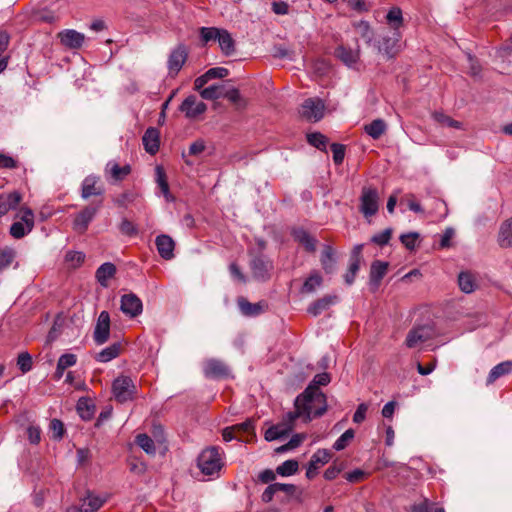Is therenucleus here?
I'll list each match as a JSON object with an SVG mask.
<instances>
[{
  "label": "nucleus",
  "instance_id": "obj_20",
  "mask_svg": "<svg viewBox=\"0 0 512 512\" xmlns=\"http://www.w3.org/2000/svg\"><path fill=\"white\" fill-rule=\"evenodd\" d=\"M142 142L147 153L151 155L157 153L160 144V133L158 129L154 127L148 128L142 137Z\"/></svg>",
  "mask_w": 512,
  "mask_h": 512
},
{
  "label": "nucleus",
  "instance_id": "obj_47",
  "mask_svg": "<svg viewBox=\"0 0 512 512\" xmlns=\"http://www.w3.org/2000/svg\"><path fill=\"white\" fill-rule=\"evenodd\" d=\"M32 357L28 352H22L17 357V366L23 374L32 369Z\"/></svg>",
  "mask_w": 512,
  "mask_h": 512
},
{
  "label": "nucleus",
  "instance_id": "obj_51",
  "mask_svg": "<svg viewBox=\"0 0 512 512\" xmlns=\"http://www.w3.org/2000/svg\"><path fill=\"white\" fill-rule=\"evenodd\" d=\"M309 144L320 149L325 150L327 144V138L321 133H312L307 136Z\"/></svg>",
  "mask_w": 512,
  "mask_h": 512
},
{
  "label": "nucleus",
  "instance_id": "obj_34",
  "mask_svg": "<svg viewBox=\"0 0 512 512\" xmlns=\"http://www.w3.org/2000/svg\"><path fill=\"white\" fill-rule=\"evenodd\" d=\"M365 132L373 139H379L387 130V124L382 119H375L365 125Z\"/></svg>",
  "mask_w": 512,
  "mask_h": 512
},
{
  "label": "nucleus",
  "instance_id": "obj_40",
  "mask_svg": "<svg viewBox=\"0 0 512 512\" xmlns=\"http://www.w3.org/2000/svg\"><path fill=\"white\" fill-rule=\"evenodd\" d=\"M222 30L223 28L218 27H201L199 29V34L202 43L205 45L211 41L218 42V38L220 37Z\"/></svg>",
  "mask_w": 512,
  "mask_h": 512
},
{
  "label": "nucleus",
  "instance_id": "obj_14",
  "mask_svg": "<svg viewBox=\"0 0 512 512\" xmlns=\"http://www.w3.org/2000/svg\"><path fill=\"white\" fill-rule=\"evenodd\" d=\"M101 207V201L96 206H89L78 213L73 222V228L79 233L87 230L89 223L96 215L98 209Z\"/></svg>",
  "mask_w": 512,
  "mask_h": 512
},
{
  "label": "nucleus",
  "instance_id": "obj_35",
  "mask_svg": "<svg viewBox=\"0 0 512 512\" xmlns=\"http://www.w3.org/2000/svg\"><path fill=\"white\" fill-rule=\"evenodd\" d=\"M386 22L392 31H400L403 26L401 9L398 7L391 8L386 15Z\"/></svg>",
  "mask_w": 512,
  "mask_h": 512
},
{
  "label": "nucleus",
  "instance_id": "obj_48",
  "mask_svg": "<svg viewBox=\"0 0 512 512\" xmlns=\"http://www.w3.org/2000/svg\"><path fill=\"white\" fill-rule=\"evenodd\" d=\"M306 438V435L303 433L295 434L291 437V439L286 443L285 445L279 447L276 451L277 452H285L288 450H292L296 447H298Z\"/></svg>",
  "mask_w": 512,
  "mask_h": 512
},
{
  "label": "nucleus",
  "instance_id": "obj_39",
  "mask_svg": "<svg viewBox=\"0 0 512 512\" xmlns=\"http://www.w3.org/2000/svg\"><path fill=\"white\" fill-rule=\"evenodd\" d=\"M354 27L357 34L366 42V44L371 45L374 39V31L370 27L369 23L366 21H359L354 23Z\"/></svg>",
  "mask_w": 512,
  "mask_h": 512
},
{
  "label": "nucleus",
  "instance_id": "obj_30",
  "mask_svg": "<svg viewBox=\"0 0 512 512\" xmlns=\"http://www.w3.org/2000/svg\"><path fill=\"white\" fill-rule=\"evenodd\" d=\"M218 44L221 52L225 56H231L235 53V41L226 29L222 30L221 35L218 38Z\"/></svg>",
  "mask_w": 512,
  "mask_h": 512
},
{
  "label": "nucleus",
  "instance_id": "obj_19",
  "mask_svg": "<svg viewBox=\"0 0 512 512\" xmlns=\"http://www.w3.org/2000/svg\"><path fill=\"white\" fill-rule=\"evenodd\" d=\"M155 244L159 255L165 260H171L174 257L175 242L165 234L156 237Z\"/></svg>",
  "mask_w": 512,
  "mask_h": 512
},
{
  "label": "nucleus",
  "instance_id": "obj_56",
  "mask_svg": "<svg viewBox=\"0 0 512 512\" xmlns=\"http://www.w3.org/2000/svg\"><path fill=\"white\" fill-rule=\"evenodd\" d=\"M77 410L80 417L84 420H89L93 416V409L87 404L86 401L79 400Z\"/></svg>",
  "mask_w": 512,
  "mask_h": 512
},
{
  "label": "nucleus",
  "instance_id": "obj_15",
  "mask_svg": "<svg viewBox=\"0 0 512 512\" xmlns=\"http://www.w3.org/2000/svg\"><path fill=\"white\" fill-rule=\"evenodd\" d=\"M203 373L206 378L219 379L229 375L228 367L218 359H208L204 363Z\"/></svg>",
  "mask_w": 512,
  "mask_h": 512
},
{
  "label": "nucleus",
  "instance_id": "obj_9",
  "mask_svg": "<svg viewBox=\"0 0 512 512\" xmlns=\"http://www.w3.org/2000/svg\"><path fill=\"white\" fill-rule=\"evenodd\" d=\"M110 337V315L107 311H102L97 319L93 339L97 345H102L109 340Z\"/></svg>",
  "mask_w": 512,
  "mask_h": 512
},
{
  "label": "nucleus",
  "instance_id": "obj_2",
  "mask_svg": "<svg viewBox=\"0 0 512 512\" xmlns=\"http://www.w3.org/2000/svg\"><path fill=\"white\" fill-rule=\"evenodd\" d=\"M197 464L205 475H213L218 472L223 465L219 449L217 447L204 449L198 456Z\"/></svg>",
  "mask_w": 512,
  "mask_h": 512
},
{
  "label": "nucleus",
  "instance_id": "obj_21",
  "mask_svg": "<svg viewBox=\"0 0 512 512\" xmlns=\"http://www.w3.org/2000/svg\"><path fill=\"white\" fill-rule=\"evenodd\" d=\"M336 56L347 66H352L359 60L360 49L358 41H356L355 48H348L346 46H339L335 51Z\"/></svg>",
  "mask_w": 512,
  "mask_h": 512
},
{
  "label": "nucleus",
  "instance_id": "obj_24",
  "mask_svg": "<svg viewBox=\"0 0 512 512\" xmlns=\"http://www.w3.org/2000/svg\"><path fill=\"white\" fill-rule=\"evenodd\" d=\"M497 242L501 248L512 247V217L500 225Z\"/></svg>",
  "mask_w": 512,
  "mask_h": 512
},
{
  "label": "nucleus",
  "instance_id": "obj_25",
  "mask_svg": "<svg viewBox=\"0 0 512 512\" xmlns=\"http://www.w3.org/2000/svg\"><path fill=\"white\" fill-rule=\"evenodd\" d=\"M253 277L257 280H265L268 277L270 264L262 257H254L250 262Z\"/></svg>",
  "mask_w": 512,
  "mask_h": 512
},
{
  "label": "nucleus",
  "instance_id": "obj_17",
  "mask_svg": "<svg viewBox=\"0 0 512 512\" xmlns=\"http://www.w3.org/2000/svg\"><path fill=\"white\" fill-rule=\"evenodd\" d=\"M58 38L62 45L70 49L80 48L85 41V35L74 29H66L59 32Z\"/></svg>",
  "mask_w": 512,
  "mask_h": 512
},
{
  "label": "nucleus",
  "instance_id": "obj_26",
  "mask_svg": "<svg viewBox=\"0 0 512 512\" xmlns=\"http://www.w3.org/2000/svg\"><path fill=\"white\" fill-rule=\"evenodd\" d=\"M293 236L297 242H299L308 252L316 251L317 240L302 228L295 229Z\"/></svg>",
  "mask_w": 512,
  "mask_h": 512
},
{
  "label": "nucleus",
  "instance_id": "obj_41",
  "mask_svg": "<svg viewBox=\"0 0 512 512\" xmlns=\"http://www.w3.org/2000/svg\"><path fill=\"white\" fill-rule=\"evenodd\" d=\"M107 169L110 171L112 178L116 181L124 179L131 172L129 165L121 167L115 162H109L107 164Z\"/></svg>",
  "mask_w": 512,
  "mask_h": 512
},
{
  "label": "nucleus",
  "instance_id": "obj_5",
  "mask_svg": "<svg viewBox=\"0 0 512 512\" xmlns=\"http://www.w3.org/2000/svg\"><path fill=\"white\" fill-rule=\"evenodd\" d=\"M436 331L434 325L427 323L412 328L406 337L405 344L408 348H416L420 344L434 338Z\"/></svg>",
  "mask_w": 512,
  "mask_h": 512
},
{
  "label": "nucleus",
  "instance_id": "obj_62",
  "mask_svg": "<svg viewBox=\"0 0 512 512\" xmlns=\"http://www.w3.org/2000/svg\"><path fill=\"white\" fill-rule=\"evenodd\" d=\"M119 229L121 233L129 236L135 235L137 233L135 225L127 219H123L121 221Z\"/></svg>",
  "mask_w": 512,
  "mask_h": 512
},
{
  "label": "nucleus",
  "instance_id": "obj_54",
  "mask_svg": "<svg viewBox=\"0 0 512 512\" xmlns=\"http://www.w3.org/2000/svg\"><path fill=\"white\" fill-rule=\"evenodd\" d=\"M50 430L52 433V438L56 440H60L64 435V425L58 419H53L50 422Z\"/></svg>",
  "mask_w": 512,
  "mask_h": 512
},
{
  "label": "nucleus",
  "instance_id": "obj_60",
  "mask_svg": "<svg viewBox=\"0 0 512 512\" xmlns=\"http://www.w3.org/2000/svg\"><path fill=\"white\" fill-rule=\"evenodd\" d=\"M205 74H206V77L209 80H211V79H216V78H224L229 74V71H228V69H226L224 67H215V68H210L209 70H207L205 72Z\"/></svg>",
  "mask_w": 512,
  "mask_h": 512
},
{
  "label": "nucleus",
  "instance_id": "obj_43",
  "mask_svg": "<svg viewBox=\"0 0 512 512\" xmlns=\"http://www.w3.org/2000/svg\"><path fill=\"white\" fill-rule=\"evenodd\" d=\"M299 468V464L296 460H286L276 468V473L281 476L294 475Z\"/></svg>",
  "mask_w": 512,
  "mask_h": 512
},
{
  "label": "nucleus",
  "instance_id": "obj_4",
  "mask_svg": "<svg viewBox=\"0 0 512 512\" xmlns=\"http://www.w3.org/2000/svg\"><path fill=\"white\" fill-rule=\"evenodd\" d=\"M112 391L115 399L124 403L133 399L136 394V386L130 377L121 375L113 381Z\"/></svg>",
  "mask_w": 512,
  "mask_h": 512
},
{
  "label": "nucleus",
  "instance_id": "obj_36",
  "mask_svg": "<svg viewBox=\"0 0 512 512\" xmlns=\"http://www.w3.org/2000/svg\"><path fill=\"white\" fill-rule=\"evenodd\" d=\"M512 371V362L511 361H505L501 362L498 365L494 366L488 377H487V384H492L494 381H496L499 377L504 376Z\"/></svg>",
  "mask_w": 512,
  "mask_h": 512
},
{
  "label": "nucleus",
  "instance_id": "obj_12",
  "mask_svg": "<svg viewBox=\"0 0 512 512\" xmlns=\"http://www.w3.org/2000/svg\"><path fill=\"white\" fill-rule=\"evenodd\" d=\"M120 309L125 315L134 318L142 313V301L133 293L124 294L121 297Z\"/></svg>",
  "mask_w": 512,
  "mask_h": 512
},
{
  "label": "nucleus",
  "instance_id": "obj_42",
  "mask_svg": "<svg viewBox=\"0 0 512 512\" xmlns=\"http://www.w3.org/2000/svg\"><path fill=\"white\" fill-rule=\"evenodd\" d=\"M200 95L205 100H215L222 98L224 95V87L222 85H211L200 91Z\"/></svg>",
  "mask_w": 512,
  "mask_h": 512
},
{
  "label": "nucleus",
  "instance_id": "obj_46",
  "mask_svg": "<svg viewBox=\"0 0 512 512\" xmlns=\"http://www.w3.org/2000/svg\"><path fill=\"white\" fill-rule=\"evenodd\" d=\"M15 255L16 253L12 248H5L0 251V272L12 264Z\"/></svg>",
  "mask_w": 512,
  "mask_h": 512
},
{
  "label": "nucleus",
  "instance_id": "obj_45",
  "mask_svg": "<svg viewBox=\"0 0 512 512\" xmlns=\"http://www.w3.org/2000/svg\"><path fill=\"white\" fill-rule=\"evenodd\" d=\"M322 284V277L318 273L311 274L302 286V292L312 293Z\"/></svg>",
  "mask_w": 512,
  "mask_h": 512
},
{
  "label": "nucleus",
  "instance_id": "obj_49",
  "mask_svg": "<svg viewBox=\"0 0 512 512\" xmlns=\"http://www.w3.org/2000/svg\"><path fill=\"white\" fill-rule=\"evenodd\" d=\"M353 438L354 430L348 429L335 441L333 448L336 451L343 450Z\"/></svg>",
  "mask_w": 512,
  "mask_h": 512
},
{
  "label": "nucleus",
  "instance_id": "obj_59",
  "mask_svg": "<svg viewBox=\"0 0 512 512\" xmlns=\"http://www.w3.org/2000/svg\"><path fill=\"white\" fill-rule=\"evenodd\" d=\"M417 238L418 233L415 232L403 234L400 236L402 244L409 250H413L415 248Z\"/></svg>",
  "mask_w": 512,
  "mask_h": 512
},
{
  "label": "nucleus",
  "instance_id": "obj_1",
  "mask_svg": "<svg viewBox=\"0 0 512 512\" xmlns=\"http://www.w3.org/2000/svg\"><path fill=\"white\" fill-rule=\"evenodd\" d=\"M327 410L325 394L315 385H308L303 393L295 399V411L287 414L290 422L298 417L310 421L314 417L323 415Z\"/></svg>",
  "mask_w": 512,
  "mask_h": 512
},
{
  "label": "nucleus",
  "instance_id": "obj_16",
  "mask_svg": "<svg viewBox=\"0 0 512 512\" xmlns=\"http://www.w3.org/2000/svg\"><path fill=\"white\" fill-rule=\"evenodd\" d=\"M331 453L326 449L317 450L311 457L308 468L306 471V477L312 479L316 476L320 466L325 465L329 462Z\"/></svg>",
  "mask_w": 512,
  "mask_h": 512
},
{
  "label": "nucleus",
  "instance_id": "obj_64",
  "mask_svg": "<svg viewBox=\"0 0 512 512\" xmlns=\"http://www.w3.org/2000/svg\"><path fill=\"white\" fill-rule=\"evenodd\" d=\"M275 483L270 484L261 494V500L264 503H269L273 500L274 495L277 493Z\"/></svg>",
  "mask_w": 512,
  "mask_h": 512
},
{
  "label": "nucleus",
  "instance_id": "obj_27",
  "mask_svg": "<svg viewBox=\"0 0 512 512\" xmlns=\"http://www.w3.org/2000/svg\"><path fill=\"white\" fill-rule=\"evenodd\" d=\"M122 346L119 342L113 343L110 346L102 349L95 355V360L100 363H107L119 356Z\"/></svg>",
  "mask_w": 512,
  "mask_h": 512
},
{
  "label": "nucleus",
  "instance_id": "obj_18",
  "mask_svg": "<svg viewBox=\"0 0 512 512\" xmlns=\"http://www.w3.org/2000/svg\"><path fill=\"white\" fill-rule=\"evenodd\" d=\"M188 56L187 49L184 45H178L170 54L168 59V69L170 73L177 74Z\"/></svg>",
  "mask_w": 512,
  "mask_h": 512
},
{
  "label": "nucleus",
  "instance_id": "obj_6",
  "mask_svg": "<svg viewBox=\"0 0 512 512\" xmlns=\"http://www.w3.org/2000/svg\"><path fill=\"white\" fill-rule=\"evenodd\" d=\"M299 112L306 120L318 122L324 116L325 104L320 98H308L302 103Z\"/></svg>",
  "mask_w": 512,
  "mask_h": 512
},
{
  "label": "nucleus",
  "instance_id": "obj_44",
  "mask_svg": "<svg viewBox=\"0 0 512 512\" xmlns=\"http://www.w3.org/2000/svg\"><path fill=\"white\" fill-rule=\"evenodd\" d=\"M136 443L141 447L147 454L155 455L156 448L154 441L147 434H139L136 436Z\"/></svg>",
  "mask_w": 512,
  "mask_h": 512
},
{
  "label": "nucleus",
  "instance_id": "obj_63",
  "mask_svg": "<svg viewBox=\"0 0 512 512\" xmlns=\"http://www.w3.org/2000/svg\"><path fill=\"white\" fill-rule=\"evenodd\" d=\"M367 410L368 405L366 403L359 404L353 415V421L357 424L363 422L365 420Z\"/></svg>",
  "mask_w": 512,
  "mask_h": 512
},
{
  "label": "nucleus",
  "instance_id": "obj_37",
  "mask_svg": "<svg viewBox=\"0 0 512 512\" xmlns=\"http://www.w3.org/2000/svg\"><path fill=\"white\" fill-rule=\"evenodd\" d=\"M238 306L245 316H257L263 312L261 303H250L245 298L238 299Z\"/></svg>",
  "mask_w": 512,
  "mask_h": 512
},
{
  "label": "nucleus",
  "instance_id": "obj_50",
  "mask_svg": "<svg viewBox=\"0 0 512 512\" xmlns=\"http://www.w3.org/2000/svg\"><path fill=\"white\" fill-rule=\"evenodd\" d=\"M433 116V119L444 125V126H448V127H454V128H460L461 127V123L458 122V121H455L453 120L452 118H450L449 116L445 115L444 113L442 112H434L432 114Z\"/></svg>",
  "mask_w": 512,
  "mask_h": 512
},
{
  "label": "nucleus",
  "instance_id": "obj_3",
  "mask_svg": "<svg viewBox=\"0 0 512 512\" xmlns=\"http://www.w3.org/2000/svg\"><path fill=\"white\" fill-rule=\"evenodd\" d=\"M20 221L14 222L10 227V234L15 239H21L33 230L34 213L28 207H22L19 211Z\"/></svg>",
  "mask_w": 512,
  "mask_h": 512
},
{
  "label": "nucleus",
  "instance_id": "obj_38",
  "mask_svg": "<svg viewBox=\"0 0 512 512\" xmlns=\"http://www.w3.org/2000/svg\"><path fill=\"white\" fill-rule=\"evenodd\" d=\"M156 182L161 189V192L163 193L166 201L172 202L174 201V197L171 195L169 191V185L166 180V175L161 166L156 167Z\"/></svg>",
  "mask_w": 512,
  "mask_h": 512
},
{
  "label": "nucleus",
  "instance_id": "obj_53",
  "mask_svg": "<svg viewBox=\"0 0 512 512\" xmlns=\"http://www.w3.org/2000/svg\"><path fill=\"white\" fill-rule=\"evenodd\" d=\"M391 235H392V229L387 228V229L383 230L381 233L374 235L371 238V242H373L379 246H384V245L388 244V242L391 238Z\"/></svg>",
  "mask_w": 512,
  "mask_h": 512
},
{
  "label": "nucleus",
  "instance_id": "obj_7",
  "mask_svg": "<svg viewBox=\"0 0 512 512\" xmlns=\"http://www.w3.org/2000/svg\"><path fill=\"white\" fill-rule=\"evenodd\" d=\"M379 208V194L375 188L364 187L360 197V211L365 217L373 216Z\"/></svg>",
  "mask_w": 512,
  "mask_h": 512
},
{
  "label": "nucleus",
  "instance_id": "obj_61",
  "mask_svg": "<svg viewBox=\"0 0 512 512\" xmlns=\"http://www.w3.org/2000/svg\"><path fill=\"white\" fill-rule=\"evenodd\" d=\"M223 98L228 99L230 102L241 105L242 104V97L240 95V92L236 88H232L229 90L224 89V95H222Z\"/></svg>",
  "mask_w": 512,
  "mask_h": 512
},
{
  "label": "nucleus",
  "instance_id": "obj_23",
  "mask_svg": "<svg viewBox=\"0 0 512 512\" xmlns=\"http://www.w3.org/2000/svg\"><path fill=\"white\" fill-rule=\"evenodd\" d=\"M320 262H321L323 270L326 273L331 274L335 271V268H336L335 251L331 245L325 244L323 246Z\"/></svg>",
  "mask_w": 512,
  "mask_h": 512
},
{
  "label": "nucleus",
  "instance_id": "obj_32",
  "mask_svg": "<svg viewBox=\"0 0 512 512\" xmlns=\"http://www.w3.org/2000/svg\"><path fill=\"white\" fill-rule=\"evenodd\" d=\"M103 189L97 186V179L93 176H88L84 179L82 184V197L87 199L91 196L101 195Z\"/></svg>",
  "mask_w": 512,
  "mask_h": 512
},
{
  "label": "nucleus",
  "instance_id": "obj_58",
  "mask_svg": "<svg viewBox=\"0 0 512 512\" xmlns=\"http://www.w3.org/2000/svg\"><path fill=\"white\" fill-rule=\"evenodd\" d=\"M331 150L333 153V160L336 164H341L344 160L345 156V147L338 143H333L331 145Z\"/></svg>",
  "mask_w": 512,
  "mask_h": 512
},
{
  "label": "nucleus",
  "instance_id": "obj_33",
  "mask_svg": "<svg viewBox=\"0 0 512 512\" xmlns=\"http://www.w3.org/2000/svg\"><path fill=\"white\" fill-rule=\"evenodd\" d=\"M458 285L462 292L472 293L477 286L475 276L468 271L461 272L458 276Z\"/></svg>",
  "mask_w": 512,
  "mask_h": 512
},
{
  "label": "nucleus",
  "instance_id": "obj_13",
  "mask_svg": "<svg viewBox=\"0 0 512 512\" xmlns=\"http://www.w3.org/2000/svg\"><path fill=\"white\" fill-rule=\"evenodd\" d=\"M22 194L17 191L3 192L0 194V218L15 210L22 201Z\"/></svg>",
  "mask_w": 512,
  "mask_h": 512
},
{
  "label": "nucleus",
  "instance_id": "obj_28",
  "mask_svg": "<svg viewBox=\"0 0 512 512\" xmlns=\"http://www.w3.org/2000/svg\"><path fill=\"white\" fill-rule=\"evenodd\" d=\"M116 273V267L113 263L106 262L96 271V279L102 287H108V280Z\"/></svg>",
  "mask_w": 512,
  "mask_h": 512
},
{
  "label": "nucleus",
  "instance_id": "obj_57",
  "mask_svg": "<svg viewBox=\"0 0 512 512\" xmlns=\"http://www.w3.org/2000/svg\"><path fill=\"white\" fill-rule=\"evenodd\" d=\"M360 263L350 261L347 273L344 275V280L347 285H351L359 271Z\"/></svg>",
  "mask_w": 512,
  "mask_h": 512
},
{
  "label": "nucleus",
  "instance_id": "obj_31",
  "mask_svg": "<svg viewBox=\"0 0 512 512\" xmlns=\"http://www.w3.org/2000/svg\"><path fill=\"white\" fill-rule=\"evenodd\" d=\"M336 300V297L334 296H325L321 299L316 300L313 302L308 308L307 312L311 314L312 316H318L323 311L328 309Z\"/></svg>",
  "mask_w": 512,
  "mask_h": 512
},
{
  "label": "nucleus",
  "instance_id": "obj_22",
  "mask_svg": "<svg viewBox=\"0 0 512 512\" xmlns=\"http://www.w3.org/2000/svg\"><path fill=\"white\" fill-rule=\"evenodd\" d=\"M388 270V263L380 260L372 262L370 268V285L377 289L381 280L384 278Z\"/></svg>",
  "mask_w": 512,
  "mask_h": 512
},
{
  "label": "nucleus",
  "instance_id": "obj_11",
  "mask_svg": "<svg viewBox=\"0 0 512 512\" xmlns=\"http://www.w3.org/2000/svg\"><path fill=\"white\" fill-rule=\"evenodd\" d=\"M206 109V104L202 101H198L195 95L186 97L179 107V110L189 119H194L203 114Z\"/></svg>",
  "mask_w": 512,
  "mask_h": 512
},
{
  "label": "nucleus",
  "instance_id": "obj_8",
  "mask_svg": "<svg viewBox=\"0 0 512 512\" xmlns=\"http://www.w3.org/2000/svg\"><path fill=\"white\" fill-rule=\"evenodd\" d=\"M401 37L400 31H392L391 35L383 36L377 45L378 52L387 55L389 58L394 57L400 49Z\"/></svg>",
  "mask_w": 512,
  "mask_h": 512
},
{
  "label": "nucleus",
  "instance_id": "obj_10",
  "mask_svg": "<svg viewBox=\"0 0 512 512\" xmlns=\"http://www.w3.org/2000/svg\"><path fill=\"white\" fill-rule=\"evenodd\" d=\"M80 506H70L67 508V512H95L105 502V499L100 498L94 493L87 491L85 496L80 498Z\"/></svg>",
  "mask_w": 512,
  "mask_h": 512
},
{
  "label": "nucleus",
  "instance_id": "obj_55",
  "mask_svg": "<svg viewBox=\"0 0 512 512\" xmlns=\"http://www.w3.org/2000/svg\"><path fill=\"white\" fill-rule=\"evenodd\" d=\"M28 440L31 444L37 445L41 441V429L39 426L30 425L27 428Z\"/></svg>",
  "mask_w": 512,
  "mask_h": 512
},
{
  "label": "nucleus",
  "instance_id": "obj_29",
  "mask_svg": "<svg viewBox=\"0 0 512 512\" xmlns=\"http://www.w3.org/2000/svg\"><path fill=\"white\" fill-rule=\"evenodd\" d=\"M291 423L292 422L289 421V424L271 426L265 432V440L270 442L285 437L292 430Z\"/></svg>",
  "mask_w": 512,
  "mask_h": 512
},
{
  "label": "nucleus",
  "instance_id": "obj_52",
  "mask_svg": "<svg viewBox=\"0 0 512 512\" xmlns=\"http://www.w3.org/2000/svg\"><path fill=\"white\" fill-rule=\"evenodd\" d=\"M76 362L77 357L75 354L65 353L59 357L57 365H59L60 369H67L71 366H74Z\"/></svg>",
  "mask_w": 512,
  "mask_h": 512
}]
</instances>
